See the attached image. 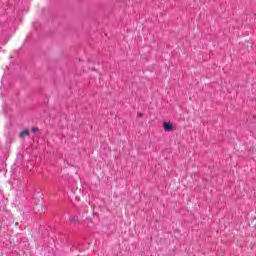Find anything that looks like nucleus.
<instances>
[{
  "label": "nucleus",
  "instance_id": "4",
  "mask_svg": "<svg viewBox=\"0 0 256 256\" xmlns=\"http://www.w3.org/2000/svg\"><path fill=\"white\" fill-rule=\"evenodd\" d=\"M39 131V127H32L31 133H37Z\"/></svg>",
  "mask_w": 256,
  "mask_h": 256
},
{
  "label": "nucleus",
  "instance_id": "5",
  "mask_svg": "<svg viewBox=\"0 0 256 256\" xmlns=\"http://www.w3.org/2000/svg\"><path fill=\"white\" fill-rule=\"evenodd\" d=\"M247 151H248L249 153H254V151H255V146H251L250 148L247 149Z\"/></svg>",
  "mask_w": 256,
  "mask_h": 256
},
{
  "label": "nucleus",
  "instance_id": "8",
  "mask_svg": "<svg viewBox=\"0 0 256 256\" xmlns=\"http://www.w3.org/2000/svg\"><path fill=\"white\" fill-rule=\"evenodd\" d=\"M93 215H99L97 212H93Z\"/></svg>",
  "mask_w": 256,
  "mask_h": 256
},
{
  "label": "nucleus",
  "instance_id": "1",
  "mask_svg": "<svg viewBox=\"0 0 256 256\" xmlns=\"http://www.w3.org/2000/svg\"><path fill=\"white\" fill-rule=\"evenodd\" d=\"M162 127L164 131L170 132V131H175V124L172 122H163Z\"/></svg>",
  "mask_w": 256,
  "mask_h": 256
},
{
  "label": "nucleus",
  "instance_id": "7",
  "mask_svg": "<svg viewBox=\"0 0 256 256\" xmlns=\"http://www.w3.org/2000/svg\"><path fill=\"white\" fill-rule=\"evenodd\" d=\"M76 201H81V198H79V197H76Z\"/></svg>",
  "mask_w": 256,
  "mask_h": 256
},
{
  "label": "nucleus",
  "instance_id": "2",
  "mask_svg": "<svg viewBox=\"0 0 256 256\" xmlns=\"http://www.w3.org/2000/svg\"><path fill=\"white\" fill-rule=\"evenodd\" d=\"M29 135V129H24L20 132L19 138L23 139V137H27Z\"/></svg>",
  "mask_w": 256,
  "mask_h": 256
},
{
  "label": "nucleus",
  "instance_id": "3",
  "mask_svg": "<svg viewBox=\"0 0 256 256\" xmlns=\"http://www.w3.org/2000/svg\"><path fill=\"white\" fill-rule=\"evenodd\" d=\"M70 223H79V218H70Z\"/></svg>",
  "mask_w": 256,
  "mask_h": 256
},
{
  "label": "nucleus",
  "instance_id": "9",
  "mask_svg": "<svg viewBox=\"0 0 256 256\" xmlns=\"http://www.w3.org/2000/svg\"><path fill=\"white\" fill-rule=\"evenodd\" d=\"M15 225H19V223H18V222H16V223H15Z\"/></svg>",
  "mask_w": 256,
  "mask_h": 256
},
{
  "label": "nucleus",
  "instance_id": "6",
  "mask_svg": "<svg viewBox=\"0 0 256 256\" xmlns=\"http://www.w3.org/2000/svg\"><path fill=\"white\" fill-rule=\"evenodd\" d=\"M137 117H139L141 119L144 117V114L142 112H137Z\"/></svg>",
  "mask_w": 256,
  "mask_h": 256
}]
</instances>
